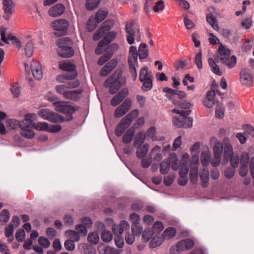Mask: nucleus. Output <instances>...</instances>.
I'll use <instances>...</instances> for the list:
<instances>
[{
  "instance_id": "nucleus-40",
  "label": "nucleus",
  "mask_w": 254,
  "mask_h": 254,
  "mask_svg": "<svg viewBox=\"0 0 254 254\" xmlns=\"http://www.w3.org/2000/svg\"><path fill=\"white\" fill-rule=\"evenodd\" d=\"M207 21L211 25L213 29L216 31L219 29V27L216 18L213 16L212 13L208 14L206 16Z\"/></svg>"
},
{
  "instance_id": "nucleus-1",
  "label": "nucleus",
  "mask_w": 254,
  "mask_h": 254,
  "mask_svg": "<svg viewBox=\"0 0 254 254\" xmlns=\"http://www.w3.org/2000/svg\"><path fill=\"white\" fill-rule=\"evenodd\" d=\"M126 78L122 76V72L120 70H117L112 75L105 81V86L109 88V93L115 94L125 85Z\"/></svg>"
},
{
  "instance_id": "nucleus-42",
  "label": "nucleus",
  "mask_w": 254,
  "mask_h": 254,
  "mask_svg": "<svg viewBox=\"0 0 254 254\" xmlns=\"http://www.w3.org/2000/svg\"><path fill=\"white\" fill-rule=\"evenodd\" d=\"M161 147L158 145L155 146L151 150L150 153V156H152L154 153L155 155L154 156V160L156 161H160L162 158V154L160 153Z\"/></svg>"
},
{
  "instance_id": "nucleus-50",
  "label": "nucleus",
  "mask_w": 254,
  "mask_h": 254,
  "mask_svg": "<svg viewBox=\"0 0 254 254\" xmlns=\"http://www.w3.org/2000/svg\"><path fill=\"white\" fill-rule=\"evenodd\" d=\"M156 130L154 127H151L147 131L146 136L151 138L152 141L158 140L156 135Z\"/></svg>"
},
{
  "instance_id": "nucleus-54",
  "label": "nucleus",
  "mask_w": 254,
  "mask_h": 254,
  "mask_svg": "<svg viewBox=\"0 0 254 254\" xmlns=\"http://www.w3.org/2000/svg\"><path fill=\"white\" fill-rule=\"evenodd\" d=\"M48 124L45 122H39L34 123L33 127L39 130H46L48 131Z\"/></svg>"
},
{
  "instance_id": "nucleus-28",
  "label": "nucleus",
  "mask_w": 254,
  "mask_h": 254,
  "mask_svg": "<svg viewBox=\"0 0 254 254\" xmlns=\"http://www.w3.org/2000/svg\"><path fill=\"white\" fill-rule=\"evenodd\" d=\"M136 147L137 148L136 155L138 158L141 159L146 156L149 150V145L148 143H145L142 145L137 146Z\"/></svg>"
},
{
  "instance_id": "nucleus-25",
  "label": "nucleus",
  "mask_w": 254,
  "mask_h": 254,
  "mask_svg": "<svg viewBox=\"0 0 254 254\" xmlns=\"http://www.w3.org/2000/svg\"><path fill=\"white\" fill-rule=\"evenodd\" d=\"M218 61H220L222 64L226 65L229 68H232L234 67L236 64L237 58L235 56L231 57L228 56L226 58L221 57Z\"/></svg>"
},
{
  "instance_id": "nucleus-64",
  "label": "nucleus",
  "mask_w": 254,
  "mask_h": 254,
  "mask_svg": "<svg viewBox=\"0 0 254 254\" xmlns=\"http://www.w3.org/2000/svg\"><path fill=\"white\" fill-rule=\"evenodd\" d=\"M141 166L144 168H148L151 162H152V157L151 156H150L149 157H147L146 156L141 158Z\"/></svg>"
},
{
  "instance_id": "nucleus-38",
  "label": "nucleus",
  "mask_w": 254,
  "mask_h": 254,
  "mask_svg": "<svg viewBox=\"0 0 254 254\" xmlns=\"http://www.w3.org/2000/svg\"><path fill=\"white\" fill-rule=\"evenodd\" d=\"M108 14V11L106 9L99 10L96 14L95 20L97 23H99L104 20Z\"/></svg>"
},
{
  "instance_id": "nucleus-55",
  "label": "nucleus",
  "mask_w": 254,
  "mask_h": 254,
  "mask_svg": "<svg viewBox=\"0 0 254 254\" xmlns=\"http://www.w3.org/2000/svg\"><path fill=\"white\" fill-rule=\"evenodd\" d=\"M101 239L104 242H110L113 239L112 233L109 231H104L101 235Z\"/></svg>"
},
{
  "instance_id": "nucleus-46",
  "label": "nucleus",
  "mask_w": 254,
  "mask_h": 254,
  "mask_svg": "<svg viewBox=\"0 0 254 254\" xmlns=\"http://www.w3.org/2000/svg\"><path fill=\"white\" fill-rule=\"evenodd\" d=\"M100 0H86V8L88 10L96 8L100 3Z\"/></svg>"
},
{
  "instance_id": "nucleus-8",
  "label": "nucleus",
  "mask_w": 254,
  "mask_h": 254,
  "mask_svg": "<svg viewBox=\"0 0 254 254\" xmlns=\"http://www.w3.org/2000/svg\"><path fill=\"white\" fill-rule=\"evenodd\" d=\"M113 25V23L112 21L110 22L106 21L104 23V25L94 33L93 36V39L94 41H98L99 40L111 29Z\"/></svg>"
},
{
  "instance_id": "nucleus-16",
  "label": "nucleus",
  "mask_w": 254,
  "mask_h": 254,
  "mask_svg": "<svg viewBox=\"0 0 254 254\" xmlns=\"http://www.w3.org/2000/svg\"><path fill=\"white\" fill-rule=\"evenodd\" d=\"M128 94L127 88H124L117 94L113 97L111 101V104L113 106H116L119 104Z\"/></svg>"
},
{
  "instance_id": "nucleus-10",
  "label": "nucleus",
  "mask_w": 254,
  "mask_h": 254,
  "mask_svg": "<svg viewBox=\"0 0 254 254\" xmlns=\"http://www.w3.org/2000/svg\"><path fill=\"white\" fill-rule=\"evenodd\" d=\"M240 81L243 85L250 86L253 83V77L251 70L243 69L240 73Z\"/></svg>"
},
{
  "instance_id": "nucleus-33",
  "label": "nucleus",
  "mask_w": 254,
  "mask_h": 254,
  "mask_svg": "<svg viewBox=\"0 0 254 254\" xmlns=\"http://www.w3.org/2000/svg\"><path fill=\"white\" fill-rule=\"evenodd\" d=\"M200 178L202 183V186L206 187L208 185L209 180V171L207 167H204L200 173Z\"/></svg>"
},
{
  "instance_id": "nucleus-45",
  "label": "nucleus",
  "mask_w": 254,
  "mask_h": 254,
  "mask_svg": "<svg viewBox=\"0 0 254 254\" xmlns=\"http://www.w3.org/2000/svg\"><path fill=\"white\" fill-rule=\"evenodd\" d=\"M146 44L141 43L138 48V56L140 59H145L148 56V53L146 49Z\"/></svg>"
},
{
  "instance_id": "nucleus-41",
  "label": "nucleus",
  "mask_w": 254,
  "mask_h": 254,
  "mask_svg": "<svg viewBox=\"0 0 254 254\" xmlns=\"http://www.w3.org/2000/svg\"><path fill=\"white\" fill-rule=\"evenodd\" d=\"M170 168L168 158L164 159L160 164V172L162 174H166L168 173Z\"/></svg>"
},
{
  "instance_id": "nucleus-43",
  "label": "nucleus",
  "mask_w": 254,
  "mask_h": 254,
  "mask_svg": "<svg viewBox=\"0 0 254 254\" xmlns=\"http://www.w3.org/2000/svg\"><path fill=\"white\" fill-rule=\"evenodd\" d=\"M6 127L10 129H15L20 127V121L16 119H7L6 121Z\"/></svg>"
},
{
  "instance_id": "nucleus-20",
  "label": "nucleus",
  "mask_w": 254,
  "mask_h": 254,
  "mask_svg": "<svg viewBox=\"0 0 254 254\" xmlns=\"http://www.w3.org/2000/svg\"><path fill=\"white\" fill-rule=\"evenodd\" d=\"M2 3L5 13L3 18L7 20L13 13L14 4L12 0H3Z\"/></svg>"
},
{
  "instance_id": "nucleus-4",
  "label": "nucleus",
  "mask_w": 254,
  "mask_h": 254,
  "mask_svg": "<svg viewBox=\"0 0 254 254\" xmlns=\"http://www.w3.org/2000/svg\"><path fill=\"white\" fill-rule=\"evenodd\" d=\"M198 155L197 154L192 155L190 160V181L193 184L196 183L198 179Z\"/></svg>"
},
{
  "instance_id": "nucleus-44",
  "label": "nucleus",
  "mask_w": 254,
  "mask_h": 254,
  "mask_svg": "<svg viewBox=\"0 0 254 254\" xmlns=\"http://www.w3.org/2000/svg\"><path fill=\"white\" fill-rule=\"evenodd\" d=\"M59 68L62 70L67 71L76 70L75 65L73 64L68 62L60 63L59 64Z\"/></svg>"
},
{
  "instance_id": "nucleus-30",
  "label": "nucleus",
  "mask_w": 254,
  "mask_h": 254,
  "mask_svg": "<svg viewBox=\"0 0 254 254\" xmlns=\"http://www.w3.org/2000/svg\"><path fill=\"white\" fill-rule=\"evenodd\" d=\"M146 137V133L144 131L137 132L133 141V145L135 147L142 145Z\"/></svg>"
},
{
  "instance_id": "nucleus-13",
  "label": "nucleus",
  "mask_w": 254,
  "mask_h": 254,
  "mask_svg": "<svg viewBox=\"0 0 254 254\" xmlns=\"http://www.w3.org/2000/svg\"><path fill=\"white\" fill-rule=\"evenodd\" d=\"M210 141L213 147V154L222 156V152L224 148V143L218 140L215 137H211Z\"/></svg>"
},
{
  "instance_id": "nucleus-47",
  "label": "nucleus",
  "mask_w": 254,
  "mask_h": 254,
  "mask_svg": "<svg viewBox=\"0 0 254 254\" xmlns=\"http://www.w3.org/2000/svg\"><path fill=\"white\" fill-rule=\"evenodd\" d=\"M117 33L115 31H111L102 40L105 44L107 45L111 43L117 36Z\"/></svg>"
},
{
  "instance_id": "nucleus-48",
  "label": "nucleus",
  "mask_w": 254,
  "mask_h": 254,
  "mask_svg": "<svg viewBox=\"0 0 254 254\" xmlns=\"http://www.w3.org/2000/svg\"><path fill=\"white\" fill-rule=\"evenodd\" d=\"M147 78H151V75L148 72V67L144 66L140 71L139 80L140 81H143L144 79H147Z\"/></svg>"
},
{
  "instance_id": "nucleus-11",
  "label": "nucleus",
  "mask_w": 254,
  "mask_h": 254,
  "mask_svg": "<svg viewBox=\"0 0 254 254\" xmlns=\"http://www.w3.org/2000/svg\"><path fill=\"white\" fill-rule=\"evenodd\" d=\"M55 110L57 112L64 114L72 115L75 112V109L72 106L64 101H61L58 103V105L56 106Z\"/></svg>"
},
{
  "instance_id": "nucleus-9",
  "label": "nucleus",
  "mask_w": 254,
  "mask_h": 254,
  "mask_svg": "<svg viewBox=\"0 0 254 254\" xmlns=\"http://www.w3.org/2000/svg\"><path fill=\"white\" fill-rule=\"evenodd\" d=\"M31 69L33 75L35 79L39 80L43 77V71L42 66L37 61H33L30 64Z\"/></svg>"
},
{
  "instance_id": "nucleus-39",
  "label": "nucleus",
  "mask_w": 254,
  "mask_h": 254,
  "mask_svg": "<svg viewBox=\"0 0 254 254\" xmlns=\"http://www.w3.org/2000/svg\"><path fill=\"white\" fill-rule=\"evenodd\" d=\"M208 63L209 65L211 67V70L214 73L218 75H221L222 72L220 69L219 67L216 64L215 61L213 60L212 58H209L208 59Z\"/></svg>"
},
{
  "instance_id": "nucleus-3",
  "label": "nucleus",
  "mask_w": 254,
  "mask_h": 254,
  "mask_svg": "<svg viewBox=\"0 0 254 254\" xmlns=\"http://www.w3.org/2000/svg\"><path fill=\"white\" fill-rule=\"evenodd\" d=\"M39 116L44 120L52 123H62L64 121L63 116L49 109H41L38 112Z\"/></svg>"
},
{
  "instance_id": "nucleus-63",
  "label": "nucleus",
  "mask_w": 254,
  "mask_h": 254,
  "mask_svg": "<svg viewBox=\"0 0 254 254\" xmlns=\"http://www.w3.org/2000/svg\"><path fill=\"white\" fill-rule=\"evenodd\" d=\"M66 89L67 88L65 84L58 85L55 87V90L57 92L60 94L63 95L64 97V94L67 91L66 90Z\"/></svg>"
},
{
  "instance_id": "nucleus-29",
  "label": "nucleus",
  "mask_w": 254,
  "mask_h": 254,
  "mask_svg": "<svg viewBox=\"0 0 254 254\" xmlns=\"http://www.w3.org/2000/svg\"><path fill=\"white\" fill-rule=\"evenodd\" d=\"M82 92V91L81 90L67 91V92L64 94V97L67 100L76 101L79 99V95L81 94Z\"/></svg>"
},
{
  "instance_id": "nucleus-36",
  "label": "nucleus",
  "mask_w": 254,
  "mask_h": 254,
  "mask_svg": "<svg viewBox=\"0 0 254 254\" xmlns=\"http://www.w3.org/2000/svg\"><path fill=\"white\" fill-rule=\"evenodd\" d=\"M135 133L134 128H130L126 132L123 137V141L125 143L131 142Z\"/></svg>"
},
{
  "instance_id": "nucleus-2",
  "label": "nucleus",
  "mask_w": 254,
  "mask_h": 254,
  "mask_svg": "<svg viewBox=\"0 0 254 254\" xmlns=\"http://www.w3.org/2000/svg\"><path fill=\"white\" fill-rule=\"evenodd\" d=\"M125 30L127 33V40L129 44H133L135 39L137 42L141 41V33L139 29L133 27L132 23L126 24Z\"/></svg>"
},
{
  "instance_id": "nucleus-23",
  "label": "nucleus",
  "mask_w": 254,
  "mask_h": 254,
  "mask_svg": "<svg viewBox=\"0 0 254 254\" xmlns=\"http://www.w3.org/2000/svg\"><path fill=\"white\" fill-rule=\"evenodd\" d=\"M138 115L139 112L138 110H133L123 118L120 123L123 124L124 126H127V127L131 123L133 119L137 117Z\"/></svg>"
},
{
  "instance_id": "nucleus-24",
  "label": "nucleus",
  "mask_w": 254,
  "mask_h": 254,
  "mask_svg": "<svg viewBox=\"0 0 254 254\" xmlns=\"http://www.w3.org/2000/svg\"><path fill=\"white\" fill-rule=\"evenodd\" d=\"M193 240L190 239H183L177 243V247L182 251H187L191 249L194 245Z\"/></svg>"
},
{
  "instance_id": "nucleus-26",
  "label": "nucleus",
  "mask_w": 254,
  "mask_h": 254,
  "mask_svg": "<svg viewBox=\"0 0 254 254\" xmlns=\"http://www.w3.org/2000/svg\"><path fill=\"white\" fill-rule=\"evenodd\" d=\"M211 153L208 148L203 151L200 156V161L204 167H207L210 162Z\"/></svg>"
},
{
  "instance_id": "nucleus-59",
  "label": "nucleus",
  "mask_w": 254,
  "mask_h": 254,
  "mask_svg": "<svg viewBox=\"0 0 254 254\" xmlns=\"http://www.w3.org/2000/svg\"><path fill=\"white\" fill-rule=\"evenodd\" d=\"M77 75V72L76 70H73L72 71H67L66 73L63 75V77L64 79L67 80L74 79Z\"/></svg>"
},
{
  "instance_id": "nucleus-53",
  "label": "nucleus",
  "mask_w": 254,
  "mask_h": 254,
  "mask_svg": "<svg viewBox=\"0 0 254 254\" xmlns=\"http://www.w3.org/2000/svg\"><path fill=\"white\" fill-rule=\"evenodd\" d=\"M88 241L93 244H97L99 241V237L96 232H92L88 236Z\"/></svg>"
},
{
  "instance_id": "nucleus-60",
  "label": "nucleus",
  "mask_w": 254,
  "mask_h": 254,
  "mask_svg": "<svg viewBox=\"0 0 254 254\" xmlns=\"http://www.w3.org/2000/svg\"><path fill=\"white\" fill-rule=\"evenodd\" d=\"M65 84L67 89H72L77 87L79 85L80 82L77 79H71L68 80V81Z\"/></svg>"
},
{
  "instance_id": "nucleus-58",
  "label": "nucleus",
  "mask_w": 254,
  "mask_h": 254,
  "mask_svg": "<svg viewBox=\"0 0 254 254\" xmlns=\"http://www.w3.org/2000/svg\"><path fill=\"white\" fill-rule=\"evenodd\" d=\"M66 234L75 241H78L80 240V236L78 232L71 230H68L66 231Z\"/></svg>"
},
{
  "instance_id": "nucleus-52",
  "label": "nucleus",
  "mask_w": 254,
  "mask_h": 254,
  "mask_svg": "<svg viewBox=\"0 0 254 254\" xmlns=\"http://www.w3.org/2000/svg\"><path fill=\"white\" fill-rule=\"evenodd\" d=\"M141 82L143 83L142 86L143 90L147 91L151 89L152 87L151 78H147V79H144V81Z\"/></svg>"
},
{
  "instance_id": "nucleus-17",
  "label": "nucleus",
  "mask_w": 254,
  "mask_h": 254,
  "mask_svg": "<svg viewBox=\"0 0 254 254\" xmlns=\"http://www.w3.org/2000/svg\"><path fill=\"white\" fill-rule=\"evenodd\" d=\"M118 63L116 59H113L108 62L102 68L100 74L103 76H106L113 69L115 68Z\"/></svg>"
},
{
  "instance_id": "nucleus-5",
  "label": "nucleus",
  "mask_w": 254,
  "mask_h": 254,
  "mask_svg": "<svg viewBox=\"0 0 254 254\" xmlns=\"http://www.w3.org/2000/svg\"><path fill=\"white\" fill-rule=\"evenodd\" d=\"M69 26L68 21L64 19L55 20L51 23V27L59 33V35L66 33Z\"/></svg>"
},
{
  "instance_id": "nucleus-61",
  "label": "nucleus",
  "mask_w": 254,
  "mask_h": 254,
  "mask_svg": "<svg viewBox=\"0 0 254 254\" xmlns=\"http://www.w3.org/2000/svg\"><path fill=\"white\" fill-rule=\"evenodd\" d=\"M25 237V231L23 229H18L15 234L16 239L20 242L23 241Z\"/></svg>"
},
{
  "instance_id": "nucleus-32",
  "label": "nucleus",
  "mask_w": 254,
  "mask_h": 254,
  "mask_svg": "<svg viewBox=\"0 0 254 254\" xmlns=\"http://www.w3.org/2000/svg\"><path fill=\"white\" fill-rule=\"evenodd\" d=\"M21 134L27 138H32L34 137L35 134L34 130L32 129L31 127H27L23 125H21Z\"/></svg>"
},
{
  "instance_id": "nucleus-35",
  "label": "nucleus",
  "mask_w": 254,
  "mask_h": 254,
  "mask_svg": "<svg viewBox=\"0 0 254 254\" xmlns=\"http://www.w3.org/2000/svg\"><path fill=\"white\" fill-rule=\"evenodd\" d=\"M176 234V229L174 227H169L167 228L162 236L165 240H170L175 236Z\"/></svg>"
},
{
  "instance_id": "nucleus-57",
  "label": "nucleus",
  "mask_w": 254,
  "mask_h": 254,
  "mask_svg": "<svg viewBox=\"0 0 254 254\" xmlns=\"http://www.w3.org/2000/svg\"><path fill=\"white\" fill-rule=\"evenodd\" d=\"M107 45L105 44V43L103 41L101 40L99 42L98 46L95 49V54L98 55L102 54L105 50V47Z\"/></svg>"
},
{
  "instance_id": "nucleus-31",
  "label": "nucleus",
  "mask_w": 254,
  "mask_h": 254,
  "mask_svg": "<svg viewBox=\"0 0 254 254\" xmlns=\"http://www.w3.org/2000/svg\"><path fill=\"white\" fill-rule=\"evenodd\" d=\"M230 50L225 47L223 45L221 44L218 48V53L215 58V61H219V58L221 57L226 58L227 56H230Z\"/></svg>"
},
{
  "instance_id": "nucleus-7",
  "label": "nucleus",
  "mask_w": 254,
  "mask_h": 254,
  "mask_svg": "<svg viewBox=\"0 0 254 254\" xmlns=\"http://www.w3.org/2000/svg\"><path fill=\"white\" fill-rule=\"evenodd\" d=\"M131 105V101L130 99H126L124 102L115 110V116L120 118L125 115L129 110Z\"/></svg>"
},
{
  "instance_id": "nucleus-14",
  "label": "nucleus",
  "mask_w": 254,
  "mask_h": 254,
  "mask_svg": "<svg viewBox=\"0 0 254 254\" xmlns=\"http://www.w3.org/2000/svg\"><path fill=\"white\" fill-rule=\"evenodd\" d=\"M129 56L128 57V63L129 67L134 68V65H138V54L137 49L134 46H131L129 50Z\"/></svg>"
},
{
  "instance_id": "nucleus-34",
  "label": "nucleus",
  "mask_w": 254,
  "mask_h": 254,
  "mask_svg": "<svg viewBox=\"0 0 254 254\" xmlns=\"http://www.w3.org/2000/svg\"><path fill=\"white\" fill-rule=\"evenodd\" d=\"M164 239L162 235L155 236L149 243L150 247L155 248L160 246L164 242Z\"/></svg>"
},
{
  "instance_id": "nucleus-62",
  "label": "nucleus",
  "mask_w": 254,
  "mask_h": 254,
  "mask_svg": "<svg viewBox=\"0 0 254 254\" xmlns=\"http://www.w3.org/2000/svg\"><path fill=\"white\" fill-rule=\"evenodd\" d=\"M221 155L213 154V158L210 160V163L213 167H217L220 163Z\"/></svg>"
},
{
  "instance_id": "nucleus-22",
  "label": "nucleus",
  "mask_w": 254,
  "mask_h": 254,
  "mask_svg": "<svg viewBox=\"0 0 254 254\" xmlns=\"http://www.w3.org/2000/svg\"><path fill=\"white\" fill-rule=\"evenodd\" d=\"M223 151V161L225 164L228 162L230 158L234 155L233 147L230 142L224 143Z\"/></svg>"
},
{
  "instance_id": "nucleus-18",
  "label": "nucleus",
  "mask_w": 254,
  "mask_h": 254,
  "mask_svg": "<svg viewBox=\"0 0 254 254\" xmlns=\"http://www.w3.org/2000/svg\"><path fill=\"white\" fill-rule=\"evenodd\" d=\"M36 115L34 113L27 114L24 116L23 120L20 121V127L21 125H23L27 127H34V122L36 118Z\"/></svg>"
},
{
  "instance_id": "nucleus-51",
  "label": "nucleus",
  "mask_w": 254,
  "mask_h": 254,
  "mask_svg": "<svg viewBox=\"0 0 254 254\" xmlns=\"http://www.w3.org/2000/svg\"><path fill=\"white\" fill-rule=\"evenodd\" d=\"M25 54L28 57H31L34 52V45L32 42H28L25 47Z\"/></svg>"
},
{
  "instance_id": "nucleus-27",
  "label": "nucleus",
  "mask_w": 254,
  "mask_h": 254,
  "mask_svg": "<svg viewBox=\"0 0 254 254\" xmlns=\"http://www.w3.org/2000/svg\"><path fill=\"white\" fill-rule=\"evenodd\" d=\"M215 92L214 90H210L208 92L206 98L203 101V104L205 106L208 108H211L215 104L214 98L215 96Z\"/></svg>"
},
{
  "instance_id": "nucleus-49",
  "label": "nucleus",
  "mask_w": 254,
  "mask_h": 254,
  "mask_svg": "<svg viewBox=\"0 0 254 254\" xmlns=\"http://www.w3.org/2000/svg\"><path fill=\"white\" fill-rule=\"evenodd\" d=\"M131 227L132 232L133 234L137 235L142 232L143 228L138 222H132Z\"/></svg>"
},
{
  "instance_id": "nucleus-21",
  "label": "nucleus",
  "mask_w": 254,
  "mask_h": 254,
  "mask_svg": "<svg viewBox=\"0 0 254 254\" xmlns=\"http://www.w3.org/2000/svg\"><path fill=\"white\" fill-rule=\"evenodd\" d=\"M64 6L60 3L56 4L50 8L48 14L52 17H58L62 15L64 11Z\"/></svg>"
},
{
  "instance_id": "nucleus-6",
  "label": "nucleus",
  "mask_w": 254,
  "mask_h": 254,
  "mask_svg": "<svg viewBox=\"0 0 254 254\" xmlns=\"http://www.w3.org/2000/svg\"><path fill=\"white\" fill-rule=\"evenodd\" d=\"M192 121L191 117H174L173 122L178 127L189 128L192 126Z\"/></svg>"
},
{
  "instance_id": "nucleus-12",
  "label": "nucleus",
  "mask_w": 254,
  "mask_h": 254,
  "mask_svg": "<svg viewBox=\"0 0 254 254\" xmlns=\"http://www.w3.org/2000/svg\"><path fill=\"white\" fill-rule=\"evenodd\" d=\"M163 92L167 94V98L173 101L174 100L175 96H178L180 99H183L186 97V93L183 91L176 90L172 89L169 87H165L163 89Z\"/></svg>"
},
{
  "instance_id": "nucleus-37",
  "label": "nucleus",
  "mask_w": 254,
  "mask_h": 254,
  "mask_svg": "<svg viewBox=\"0 0 254 254\" xmlns=\"http://www.w3.org/2000/svg\"><path fill=\"white\" fill-rule=\"evenodd\" d=\"M169 163L173 170H177L180 167V163L175 154H172L168 158Z\"/></svg>"
},
{
  "instance_id": "nucleus-56",
  "label": "nucleus",
  "mask_w": 254,
  "mask_h": 254,
  "mask_svg": "<svg viewBox=\"0 0 254 254\" xmlns=\"http://www.w3.org/2000/svg\"><path fill=\"white\" fill-rule=\"evenodd\" d=\"M127 128V126L119 123L115 129V134L118 137L122 136Z\"/></svg>"
},
{
  "instance_id": "nucleus-19",
  "label": "nucleus",
  "mask_w": 254,
  "mask_h": 254,
  "mask_svg": "<svg viewBox=\"0 0 254 254\" xmlns=\"http://www.w3.org/2000/svg\"><path fill=\"white\" fill-rule=\"evenodd\" d=\"M57 52L59 56L66 58L71 57L74 54L72 48L65 46H59Z\"/></svg>"
},
{
  "instance_id": "nucleus-15",
  "label": "nucleus",
  "mask_w": 254,
  "mask_h": 254,
  "mask_svg": "<svg viewBox=\"0 0 254 254\" xmlns=\"http://www.w3.org/2000/svg\"><path fill=\"white\" fill-rule=\"evenodd\" d=\"M129 224L125 221H122L119 225L114 224L112 226V231L115 235H121L123 232L128 231Z\"/></svg>"
}]
</instances>
